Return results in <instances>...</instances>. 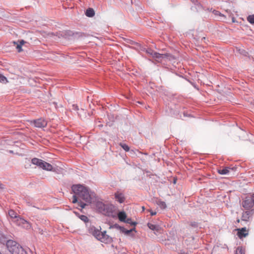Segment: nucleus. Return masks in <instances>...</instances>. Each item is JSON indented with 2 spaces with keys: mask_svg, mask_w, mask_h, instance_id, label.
<instances>
[{
  "mask_svg": "<svg viewBox=\"0 0 254 254\" xmlns=\"http://www.w3.org/2000/svg\"><path fill=\"white\" fill-rule=\"evenodd\" d=\"M147 226L148 228L152 230L155 231L156 232H158L160 230V227L159 226L157 225H154L150 223L147 224Z\"/></svg>",
  "mask_w": 254,
  "mask_h": 254,
  "instance_id": "aec40b11",
  "label": "nucleus"
},
{
  "mask_svg": "<svg viewBox=\"0 0 254 254\" xmlns=\"http://www.w3.org/2000/svg\"><path fill=\"white\" fill-rule=\"evenodd\" d=\"M8 214L10 218L16 219L15 221L17 225L21 226L22 227H25L26 228L30 227L29 223L24 219L18 216L16 212H15L13 210H9Z\"/></svg>",
  "mask_w": 254,
  "mask_h": 254,
  "instance_id": "39448f33",
  "label": "nucleus"
},
{
  "mask_svg": "<svg viewBox=\"0 0 254 254\" xmlns=\"http://www.w3.org/2000/svg\"><path fill=\"white\" fill-rule=\"evenodd\" d=\"M116 227L118 228L120 230L127 235H129L132 231H135V228L130 230H126L124 227L120 226L117 224L115 225Z\"/></svg>",
  "mask_w": 254,
  "mask_h": 254,
  "instance_id": "f8f14e48",
  "label": "nucleus"
},
{
  "mask_svg": "<svg viewBox=\"0 0 254 254\" xmlns=\"http://www.w3.org/2000/svg\"><path fill=\"white\" fill-rule=\"evenodd\" d=\"M254 205V193L245 197L242 201V206L246 210L253 209Z\"/></svg>",
  "mask_w": 254,
  "mask_h": 254,
  "instance_id": "423d86ee",
  "label": "nucleus"
},
{
  "mask_svg": "<svg viewBox=\"0 0 254 254\" xmlns=\"http://www.w3.org/2000/svg\"><path fill=\"white\" fill-rule=\"evenodd\" d=\"M156 204L161 208L163 209H165L167 207V205L166 204V203L164 201H162L160 199L156 201Z\"/></svg>",
  "mask_w": 254,
  "mask_h": 254,
  "instance_id": "4be33fe9",
  "label": "nucleus"
},
{
  "mask_svg": "<svg viewBox=\"0 0 254 254\" xmlns=\"http://www.w3.org/2000/svg\"><path fill=\"white\" fill-rule=\"evenodd\" d=\"M254 213V209L247 210L245 211H244L242 213L241 221L247 222L250 221L251 220H252Z\"/></svg>",
  "mask_w": 254,
  "mask_h": 254,
  "instance_id": "0eeeda50",
  "label": "nucleus"
},
{
  "mask_svg": "<svg viewBox=\"0 0 254 254\" xmlns=\"http://www.w3.org/2000/svg\"><path fill=\"white\" fill-rule=\"evenodd\" d=\"M247 19L249 23L252 24H254V14L249 15Z\"/></svg>",
  "mask_w": 254,
  "mask_h": 254,
  "instance_id": "393cba45",
  "label": "nucleus"
},
{
  "mask_svg": "<svg viewBox=\"0 0 254 254\" xmlns=\"http://www.w3.org/2000/svg\"><path fill=\"white\" fill-rule=\"evenodd\" d=\"M237 235L238 237L242 239L244 237H246L249 234L248 231H247L246 227L237 229Z\"/></svg>",
  "mask_w": 254,
  "mask_h": 254,
  "instance_id": "9d476101",
  "label": "nucleus"
},
{
  "mask_svg": "<svg viewBox=\"0 0 254 254\" xmlns=\"http://www.w3.org/2000/svg\"><path fill=\"white\" fill-rule=\"evenodd\" d=\"M190 225L191 227L194 228H197L198 226V223L194 221L190 222Z\"/></svg>",
  "mask_w": 254,
  "mask_h": 254,
  "instance_id": "2f4dec72",
  "label": "nucleus"
},
{
  "mask_svg": "<svg viewBox=\"0 0 254 254\" xmlns=\"http://www.w3.org/2000/svg\"><path fill=\"white\" fill-rule=\"evenodd\" d=\"M33 123L35 127L39 128L45 127L47 125V122L43 118L34 120Z\"/></svg>",
  "mask_w": 254,
  "mask_h": 254,
  "instance_id": "6e6552de",
  "label": "nucleus"
},
{
  "mask_svg": "<svg viewBox=\"0 0 254 254\" xmlns=\"http://www.w3.org/2000/svg\"><path fill=\"white\" fill-rule=\"evenodd\" d=\"M18 42H19V44L20 45H21V46L26 43V42L24 40H20L19 41H18Z\"/></svg>",
  "mask_w": 254,
  "mask_h": 254,
  "instance_id": "e433bc0d",
  "label": "nucleus"
},
{
  "mask_svg": "<svg viewBox=\"0 0 254 254\" xmlns=\"http://www.w3.org/2000/svg\"><path fill=\"white\" fill-rule=\"evenodd\" d=\"M85 15L89 17H92L95 15V11L92 8H88L86 9Z\"/></svg>",
  "mask_w": 254,
  "mask_h": 254,
  "instance_id": "6ab92c4d",
  "label": "nucleus"
},
{
  "mask_svg": "<svg viewBox=\"0 0 254 254\" xmlns=\"http://www.w3.org/2000/svg\"><path fill=\"white\" fill-rule=\"evenodd\" d=\"M229 169L230 168L229 167H225L222 169L218 170V172L221 175H226L229 172Z\"/></svg>",
  "mask_w": 254,
  "mask_h": 254,
  "instance_id": "5701e85b",
  "label": "nucleus"
},
{
  "mask_svg": "<svg viewBox=\"0 0 254 254\" xmlns=\"http://www.w3.org/2000/svg\"><path fill=\"white\" fill-rule=\"evenodd\" d=\"M100 239H98L99 240H101L102 241V239H106V237L108 236L106 234V231H104L103 232H101L100 231Z\"/></svg>",
  "mask_w": 254,
  "mask_h": 254,
  "instance_id": "bb28decb",
  "label": "nucleus"
},
{
  "mask_svg": "<svg viewBox=\"0 0 254 254\" xmlns=\"http://www.w3.org/2000/svg\"><path fill=\"white\" fill-rule=\"evenodd\" d=\"M149 211H150V215H151V216L155 215H156V212H154V211H152V210H149Z\"/></svg>",
  "mask_w": 254,
  "mask_h": 254,
  "instance_id": "4c0bfd02",
  "label": "nucleus"
},
{
  "mask_svg": "<svg viewBox=\"0 0 254 254\" xmlns=\"http://www.w3.org/2000/svg\"><path fill=\"white\" fill-rule=\"evenodd\" d=\"M7 248L11 254H27L26 251L13 240H9Z\"/></svg>",
  "mask_w": 254,
  "mask_h": 254,
  "instance_id": "20e7f679",
  "label": "nucleus"
},
{
  "mask_svg": "<svg viewBox=\"0 0 254 254\" xmlns=\"http://www.w3.org/2000/svg\"><path fill=\"white\" fill-rule=\"evenodd\" d=\"M152 57L157 60H161L163 59V54H160L154 51Z\"/></svg>",
  "mask_w": 254,
  "mask_h": 254,
  "instance_id": "412c9836",
  "label": "nucleus"
},
{
  "mask_svg": "<svg viewBox=\"0 0 254 254\" xmlns=\"http://www.w3.org/2000/svg\"><path fill=\"white\" fill-rule=\"evenodd\" d=\"M141 50L142 51H144V52H146V50H147L146 48H144V47H142L141 48Z\"/></svg>",
  "mask_w": 254,
  "mask_h": 254,
  "instance_id": "a19ab883",
  "label": "nucleus"
},
{
  "mask_svg": "<svg viewBox=\"0 0 254 254\" xmlns=\"http://www.w3.org/2000/svg\"><path fill=\"white\" fill-rule=\"evenodd\" d=\"M237 222L238 223H239V222H240V219H237Z\"/></svg>",
  "mask_w": 254,
  "mask_h": 254,
  "instance_id": "79ce46f5",
  "label": "nucleus"
},
{
  "mask_svg": "<svg viewBox=\"0 0 254 254\" xmlns=\"http://www.w3.org/2000/svg\"><path fill=\"white\" fill-rule=\"evenodd\" d=\"M235 254H245L244 250L241 247H238L236 251Z\"/></svg>",
  "mask_w": 254,
  "mask_h": 254,
  "instance_id": "c85d7f7f",
  "label": "nucleus"
},
{
  "mask_svg": "<svg viewBox=\"0 0 254 254\" xmlns=\"http://www.w3.org/2000/svg\"><path fill=\"white\" fill-rule=\"evenodd\" d=\"M71 110L77 111L79 110L78 107L77 105L73 104L72 105Z\"/></svg>",
  "mask_w": 254,
  "mask_h": 254,
  "instance_id": "72a5a7b5",
  "label": "nucleus"
},
{
  "mask_svg": "<svg viewBox=\"0 0 254 254\" xmlns=\"http://www.w3.org/2000/svg\"><path fill=\"white\" fill-rule=\"evenodd\" d=\"M42 169L44 170L51 171H53V168L51 164L44 161Z\"/></svg>",
  "mask_w": 254,
  "mask_h": 254,
  "instance_id": "4468645a",
  "label": "nucleus"
},
{
  "mask_svg": "<svg viewBox=\"0 0 254 254\" xmlns=\"http://www.w3.org/2000/svg\"><path fill=\"white\" fill-rule=\"evenodd\" d=\"M142 209H143V210H144V206H143V207H142Z\"/></svg>",
  "mask_w": 254,
  "mask_h": 254,
  "instance_id": "37998d69",
  "label": "nucleus"
},
{
  "mask_svg": "<svg viewBox=\"0 0 254 254\" xmlns=\"http://www.w3.org/2000/svg\"><path fill=\"white\" fill-rule=\"evenodd\" d=\"M43 162H44L43 160L38 159L37 158H34L32 159V160H31V163L37 166L38 167H39L40 168H42Z\"/></svg>",
  "mask_w": 254,
  "mask_h": 254,
  "instance_id": "9b49d317",
  "label": "nucleus"
},
{
  "mask_svg": "<svg viewBox=\"0 0 254 254\" xmlns=\"http://www.w3.org/2000/svg\"><path fill=\"white\" fill-rule=\"evenodd\" d=\"M218 12V11H216V12L215 13V14H217Z\"/></svg>",
  "mask_w": 254,
  "mask_h": 254,
  "instance_id": "a18cd8bd",
  "label": "nucleus"
},
{
  "mask_svg": "<svg viewBox=\"0 0 254 254\" xmlns=\"http://www.w3.org/2000/svg\"><path fill=\"white\" fill-rule=\"evenodd\" d=\"M8 82L7 78L4 75L0 73V82L6 83Z\"/></svg>",
  "mask_w": 254,
  "mask_h": 254,
  "instance_id": "cd10ccee",
  "label": "nucleus"
},
{
  "mask_svg": "<svg viewBox=\"0 0 254 254\" xmlns=\"http://www.w3.org/2000/svg\"><path fill=\"white\" fill-rule=\"evenodd\" d=\"M0 254H2L0 252Z\"/></svg>",
  "mask_w": 254,
  "mask_h": 254,
  "instance_id": "de8ad7c7",
  "label": "nucleus"
},
{
  "mask_svg": "<svg viewBox=\"0 0 254 254\" xmlns=\"http://www.w3.org/2000/svg\"><path fill=\"white\" fill-rule=\"evenodd\" d=\"M78 205L81 207L82 208H84L85 206H86V204L83 202L79 201L78 202Z\"/></svg>",
  "mask_w": 254,
  "mask_h": 254,
  "instance_id": "f704fd0d",
  "label": "nucleus"
},
{
  "mask_svg": "<svg viewBox=\"0 0 254 254\" xmlns=\"http://www.w3.org/2000/svg\"><path fill=\"white\" fill-rule=\"evenodd\" d=\"M96 208L101 213L114 218L116 216L115 212V206L112 204H105L101 201H97L96 203Z\"/></svg>",
  "mask_w": 254,
  "mask_h": 254,
  "instance_id": "f03ea898",
  "label": "nucleus"
},
{
  "mask_svg": "<svg viewBox=\"0 0 254 254\" xmlns=\"http://www.w3.org/2000/svg\"><path fill=\"white\" fill-rule=\"evenodd\" d=\"M76 195H76V194H74V195H73V196H72V197H73V198H72V203H76V202H77V199Z\"/></svg>",
  "mask_w": 254,
  "mask_h": 254,
  "instance_id": "c9c22d12",
  "label": "nucleus"
},
{
  "mask_svg": "<svg viewBox=\"0 0 254 254\" xmlns=\"http://www.w3.org/2000/svg\"><path fill=\"white\" fill-rule=\"evenodd\" d=\"M75 213L76 214V215L78 216L79 218H80V219L82 221H83V222H88L89 219L86 216H85L84 215H80L79 214H78L77 212H75Z\"/></svg>",
  "mask_w": 254,
  "mask_h": 254,
  "instance_id": "b1692460",
  "label": "nucleus"
},
{
  "mask_svg": "<svg viewBox=\"0 0 254 254\" xmlns=\"http://www.w3.org/2000/svg\"><path fill=\"white\" fill-rule=\"evenodd\" d=\"M88 232L90 234L94 236L97 239H100V231L94 226H90L88 228Z\"/></svg>",
  "mask_w": 254,
  "mask_h": 254,
  "instance_id": "1a4fd4ad",
  "label": "nucleus"
},
{
  "mask_svg": "<svg viewBox=\"0 0 254 254\" xmlns=\"http://www.w3.org/2000/svg\"><path fill=\"white\" fill-rule=\"evenodd\" d=\"M71 190L73 192L79 197L88 203L91 202L92 197L86 187L79 184L74 185L71 187Z\"/></svg>",
  "mask_w": 254,
  "mask_h": 254,
  "instance_id": "f257e3e1",
  "label": "nucleus"
},
{
  "mask_svg": "<svg viewBox=\"0 0 254 254\" xmlns=\"http://www.w3.org/2000/svg\"><path fill=\"white\" fill-rule=\"evenodd\" d=\"M124 222L129 224L133 226H135L137 224V223L135 222H132L130 218L126 219V221Z\"/></svg>",
  "mask_w": 254,
  "mask_h": 254,
  "instance_id": "7c9ffc66",
  "label": "nucleus"
},
{
  "mask_svg": "<svg viewBox=\"0 0 254 254\" xmlns=\"http://www.w3.org/2000/svg\"><path fill=\"white\" fill-rule=\"evenodd\" d=\"M52 34L57 36L58 38H64L65 39H69L70 37H72L74 39H78L86 36V34L84 33L79 32H73L70 30L60 31L54 34L52 33Z\"/></svg>",
  "mask_w": 254,
  "mask_h": 254,
  "instance_id": "7ed1b4c3",
  "label": "nucleus"
},
{
  "mask_svg": "<svg viewBox=\"0 0 254 254\" xmlns=\"http://www.w3.org/2000/svg\"><path fill=\"white\" fill-rule=\"evenodd\" d=\"M153 52L154 51L150 48H147V50H146V53L151 56H152Z\"/></svg>",
  "mask_w": 254,
  "mask_h": 254,
  "instance_id": "473e14b6",
  "label": "nucleus"
},
{
  "mask_svg": "<svg viewBox=\"0 0 254 254\" xmlns=\"http://www.w3.org/2000/svg\"><path fill=\"white\" fill-rule=\"evenodd\" d=\"M192 2L194 4V6L192 7V8H195L196 11L200 10L202 9V6L200 2L197 0H191Z\"/></svg>",
  "mask_w": 254,
  "mask_h": 254,
  "instance_id": "2eb2a0df",
  "label": "nucleus"
},
{
  "mask_svg": "<svg viewBox=\"0 0 254 254\" xmlns=\"http://www.w3.org/2000/svg\"><path fill=\"white\" fill-rule=\"evenodd\" d=\"M13 43L14 45H16V48L19 53L22 51V46L18 43V42H13Z\"/></svg>",
  "mask_w": 254,
  "mask_h": 254,
  "instance_id": "c756f323",
  "label": "nucleus"
},
{
  "mask_svg": "<svg viewBox=\"0 0 254 254\" xmlns=\"http://www.w3.org/2000/svg\"><path fill=\"white\" fill-rule=\"evenodd\" d=\"M163 59H166L170 61H173L176 60V58L174 55L167 53L163 54Z\"/></svg>",
  "mask_w": 254,
  "mask_h": 254,
  "instance_id": "a211bd4d",
  "label": "nucleus"
},
{
  "mask_svg": "<svg viewBox=\"0 0 254 254\" xmlns=\"http://www.w3.org/2000/svg\"><path fill=\"white\" fill-rule=\"evenodd\" d=\"M120 145L123 148V149L126 152L129 150V147L126 144L123 143H120Z\"/></svg>",
  "mask_w": 254,
  "mask_h": 254,
  "instance_id": "a878e982",
  "label": "nucleus"
},
{
  "mask_svg": "<svg viewBox=\"0 0 254 254\" xmlns=\"http://www.w3.org/2000/svg\"><path fill=\"white\" fill-rule=\"evenodd\" d=\"M115 197L116 200L120 203H123L125 200L124 195L122 193L117 192L115 194Z\"/></svg>",
  "mask_w": 254,
  "mask_h": 254,
  "instance_id": "ddd939ff",
  "label": "nucleus"
},
{
  "mask_svg": "<svg viewBox=\"0 0 254 254\" xmlns=\"http://www.w3.org/2000/svg\"><path fill=\"white\" fill-rule=\"evenodd\" d=\"M183 114H184V117H190V115L189 114H187V113H186L185 112H183Z\"/></svg>",
  "mask_w": 254,
  "mask_h": 254,
  "instance_id": "ea45409f",
  "label": "nucleus"
},
{
  "mask_svg": "<svg viewBox=\"0 0 254 254\" xmlns=\"http://www.w3.org/2000/svg\"><path fill=\"white\" fill-rule=\"evenodd\" d=\"M26 203L29 206H32L34 207H36L34 205H32V203L29 201L26 200Z\"/></svg>",
  "mask_w": 254,
  "mask_h": 254,
  "instance_id": "58836bf2",
  "label": "nucleus"
},
{
  "mask_svg": "<svg viewBox=\"0 0 254 254\" xmlns=\"http://www.w3.org/2000/svg\"><path fill=\"white\" fill-rule=\"evenodd\" d=\"M118 217L119 220L123 222H124L127 219V215L124 211H120L118 213Z\"/></svg>",
  "mask_w": 254,
  "mask_h": 254,
  "instance_id": "f3484780",
  "label": "nucleus"
},
{
  "mask_svg": "<svg viewBox=\"0 0 254 254\" xmlns=\"http://www.w3.org/2000/svg\"><path fill=\"white\" fill-rule=\"evenodd\" d=\"M218 12V11H216V12L215 13V14H217Z\"/></svg>",
  "mask_w": 254,
  "mask_h": 254,
  "instance_id": "49530a36",
  "label": "nucleus"
},
{
  "mask_svg": "<svg viewBox=\"0 0 254 254\" xmlns=\"http://www.w3.org/2000/svg\"><path fill=\"white\" fill-rule=\"evenodd\" d=\"M9 240L8 237L3 234L0 233V242L1 244H4L6 243V247H7V243Z\"/></svg>",
  "mask_w": 254,
  "mask_h": 254,
  "instance_id": "dca6fc26",
  "label": "nucleus"
},
{
  "mask_svg": "<svg viewBox=\"0 0 254 254\" xmlns=\"http://www.w3.org/2000/svg\"><path fill=\"white\" fill-rule=\"evenodd\" d=\"M218 12V11H216V12L215 13V14H217Z\"/></svg>",
  "mask_w": 254,
  "mask_h": 254,
  "instance_id": "c03bdc74",
  "label": "nucleus"
}]
</instances>
